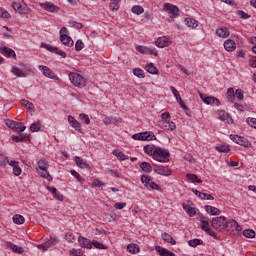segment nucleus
Masks as SVG:
<instances>
[{"label": "nucleus", "mask_w": 256, "mask_h": 256, "mask_svg": "<svg viewBox=\"0 0 256 256\" xmlns=\"http://www.w3.org/2000/svg\"><path fill=\"white\" fill-rule=\"evenodd\" d=\"M230 139H231V141L236 143V145H240L241 147H245L246 149H249L251 147V142H249V140L245 137L231 134Z\"/></svg>", "instance_id": "nucleus-8"}, {"label": "nucleus", "mask_w": 256, "mask_h": 256, "mask_svg": "<svg viewBox=\"0 0 256 256\" xmlns=\"http://www.w3.org/2000/svg\"><path fill=\"white\" fill-rule=\"evenodd\" d=\"M164 10L166 11V13H168V15H170L171 19L179 17V8L173 4H164Z\"/></svg>", "instance_id": "nucleus-9"}, {"label": "nucleus", "mask_w": 256, "mask_h": 256, "mask_svg": "<svg viewBox=\"0 0 256 256\" xmlns=\"http://www.w3.org/2000/svg\"><path fill=\"white\" fill-rule=\"evenodd\" d=\"M10 73H12L14 77H18V78L26 77L25 72H23V70H21V68L17 66H12Z\"/></svg>", "instance_id": "nucleus-27"}, {"label": "nucleus", "mask_w": 256, "mask_h": 256, "mask_svg": "<svg viewBox=\"0 0 256 256\" xmlns=\"http://www.w3.org/2000/svg\"><path fill=\"white\" fill-rule=\"evenodd\" d=\"M119 1L120 0H110L111 11H119Z\"/></svg>", "instance_id": "nucleus-49"}, {"label": "nucleus", "mask_w": 256, "mask_h": 256, "mask_svg": "<svg viewBox=\"0 0 256 256\" xmlns=\"http://www.w3.org/2000/svg\"><path fill=\"white\" fill-rule=\"evenodd\" d=\"M2 53L6 57H13V59H17V54H15V51L13 49H11V48L4 47L2 49Z\"/></svg>", "instance_id": "nucleus-34"}, {"label": "nucleus", "mask_w": 256, "mask_h": 256, "mask_svg": "<svg viewBox=\"0 0 256 256\" xmlns=\"http://www.w3.org/2000/svg\"><path fill=\"white\" fill-rule=\"evenodd\" d=\"M155 250L159 253L160 256H175V253L169 251L167 248L161 246H156Z\"/></svg>", "instance_id": "nucleus-26"}, {"label": "nucleus", "mask_w": 256, "mask_h": 256, "mask_svg": "<svg viewBox=\"0 0 256 256\" xmlns=\"http://www.w3.org/2000/svg\"><path fill=\"white\" fill-rule=\"evenodd\" d=\"M158 127L163 129L164 131H175V129H177V125H175V122L170 120L158 121Z\"/></svg>", "instance_id": "nucleus-13"}, {"label": "nucleus", "mask_w": 256, "mask_h": 256, "mask_svg": "<svg viewBox=\"0 0 256 256\" xmlns=\"http://www.w3.org/2000/svg\"><path fill=\"white\" fill-rule=\"evenodd\" d=\"M92 246L95 247V249H107L106 245H103L102 243L95 240L92 241Z\"/></svg>", "instance_id": "nucleus-56"}, {"label": "nucleus", "mask_w": 256, "mask_h": 256, "mask_svg": "<svg viewBox=\"0 0 256 256\" xmlns=\"http://www.w3.org/2000/svg\"><path fill=\"white\" fill-rule=\"evenodd\" d=\"M53 245H57V238L50 236L44 243L38 244L36 247L37 249H42V251H47L50 247H53Z\"/></svg>", "instance_id": "nucleus-10"}, {"label": "nucleus", "mask_w": 256, "mask_h": 256, "mask_svg": "<svg viewBox=\"0 0 256 256\" xmlns=\"http://www.w3.org/2000/svg\"><path fill=\"white\" fill-rule=\"evenodd\" d=\"M224 49L228 52L235 51V49H237V44L232 39H227L224 42Z\"/></svg>", "instance_id": "nucleus-24"}, {"label": "nucleus", "mask_w": 256, "mask_h": 256, "mask_svg": "<svg viewBox=\"0 0 256 256\" xmlns=\"http://www.w3.org/2000/svg\"><path fill=\"white\" fill-rule=\"evenodd\" d=\"M8 160H9V158H7L3 154H0V167H5V165H7Z\"/></svg>", "instance_id": "nucleus-63"}, {"label": "nucleus", "mask_w": 256, "mask_h": 256, "mask_svg": "<svg viewBox=\"0 0 256 256\" xmlns=\"http://www.w3.org/2000/svg\"><path fill=\"white\" fill-rule=\"evenodd\" d=\"M156 47H159L160 49H163L164 47H169L171 45V41L167 38V36L159 37L155 41Z\"/></svg>", "instance_id": "nucleus-20"}, {"label": "nucleus", "mask_w": 256, "mask_h": 256, "mask_svg": "<svg viewBox=\"0 0 256 256\" xmlns=\"http://www.w3.org/2000/svg\"><path fill=\"white\" fill-rule=\"evenodd\" d=\"M127 251L130 252L132 255H136V253H139L140 248L137 244H129L127 246Z\"/></svg>", "instance_id": "nucleus-39"}, {"label": "nucleus", "mask_w": 256, "mask_h": 256, "mask_svg": "<svg viewBox=\"0 0 256 256\" xmlns=\"http://www.w3.org/2000/svg\"><path fill=\"white\" fill-rule=\"evenodd\" d=\"M75 163H76L77 167H80V169H89V164H87L86 161L81 159V157L76 156Z\"/></svg>", "instance_id": "nucleus-32"}, {"label": "nucleus", "mask_w": 256, "mask_h": 256, "mask_svg": "<svg viewBox=\"0 0 256 256\" xmlns=\"http://www.w3.org/2000/svg\"><path fill=\"white\" fill-rule=\"evenodd\" d=\"M226 229H231V231H236L237 233H239V231H241L243 228L241 227V225H239L237 221H235L234 219H230L226 221Z\"/></svg>", "instance_id": "nucleus-19"}, {"label": "nucleus", "mask_w": 256, "mask_h": 256, "mask_svg": "<svg viewBox=\"0 0 256 256\" xmlns=\"http://www.w3.org/2000/svg\"><path fill=\"white\" fill-rule=\"evenodd\" d=\"M200 99L206 105H215L216 107H219V105H221V101H219V99H217L216 97H211V96L204 97L203 94H200Z\"/></svg>", "instance_id": "nucleus-15"}, {"label": "nucleus", "mask_w": 256, "mask_h": 256, "mask_svg": "<svg viewBox=\"0 0 256 256\" xmlns=\"http://www.w3.org/2000/svg\"><path fill=\"white\" fill-rule=\"evenodd\" d=\"M78 243L82 249H91L93 247L91 240L82 236L78 237Z\"/></svg>", "instance_id": "nucleus-22"}, {"label": "nucleus", "mask_w": 256, "mask_h": 256, "mask_svg": "<svg viewBox=\"0 0 256 256\" xmlns=\"http://www.w3.org/2000/svg\"><path fill=\"white\" fill-rule=\"evenodd\" d=\"M60 41L66 47H73V39L71 38V36H62L60 38Z\"/></svg>", "instance_id": "nucleus-35"}, {"label": "nucleus", "mask_w": 256, "mask_h": 256, "mask_svg": "<svg viewBox=\"0 0 256 256\" xmlns=\"http://www.w3.org/2000/svg\"><path fill=\"white\" fill-rule=\"evenodd\" d=\"M75 49L76 51H83V49H85V43H83L82 40H77L75 43Z\"/></svg>", "instance_id": "nucleus-51"}, {"label": "nucleus", "mask_w": 256, "mask_h": 256, "mask_svg": "<svg viewBox=\"0 0 256 256\" xmlns=\"http://www.w3.org/2000/svg\"><path fill=\"white\" fill-rule=\"evenodd\" d=\"M218 119L224 123H233V118L225 110L218 111Z\"/></svg>", "instance_id": "nucleus-21"}, {"label": "nucleus", "mask_w": 256, "mask_h": 256, "mask_svg": "<svg viewBox=\"0 0 256 256\" xmlns=\"http://www.w3.org/2000/svg\"><path fill=\"white\" fill-rule=\"evenodd\" d=\"M71 175H73L75 179H77L78 183H84L85 180L81 177V175L77 171L71 170Z\"/></svg>", "instance_id": "nucleus-54"}, {"label": "nucleus", "mask_w": 256, "mask_h": 256, "mask_svg": "<svg viewBox=\"0 0 256 256\" xmlns=\"http://www.w3.org/2000/svg\"><path fill=\"white\" fill-rule=\"evenodd\" d=\"M131 11L135 15H143V13H145V9H143L141 6H133Z\"/></svg>", "instance_id": "nucleus-48"}, {"label": "nucleus", "mask_w": 256, "mask_h": 256, "mask_svg": "<svg viewBox=\"0 0 256 256\" xmlns=\"http://www.w3.org/2000/svg\"><path fill=\"white\" fill-rule=\"evenodd\" d=\"M216 151H218L219 153H229V151H231V149L226 144H220V145L216 146Z\"/></svg>", "instance_id": "nucleus-41"}, {"label": "nucleus", "mask_w": 256, "mask_h": 256, "mask_svg": "<svg viewBox=\"0 0 256 256\" xmlns=\"http://www.w3.org/2000/svg\"><path fill=\"white\" fill-rule=\"evenodd\" d=\"M133 75H135V77H138V79L145 78V72L140 68H135L133 70Z\"/></svg>", "instance_id": "nucleus-46"}, {"label": "nucleus", "mask_w": 256, "mask_h": 256, "mask_svg": "<svg viewBox=\"0 0 256 256\" xmlns=\"http://www.w3.org/2000/svg\"><path fill=\"white\" fill-rule=\"evenodd\" d=\"M145 70L147 73H150V75H157V67L153 63H149L145 66Z\"/></svg>", "instance_id": "nucleus-38"}, {"label": "nucleus", "mask_w": 256, "mask_h": 256, "mask_svg": "<svg viewBox=\"0 0 256 256\" xmlns=\"http://www.w3.org/2000/svg\"><path fill=\"white\" fill-rule=\"evenodd\" d=\"M200 223H202L201 225L202 231L207 233V235H210V237H213V239H219V236H217V233L215 232V230L211 228V225L209 224V220H207V218L201 217Z\"/></svg>", "instance_id": "nucleus-6"}, {"label": "nucleus", "mask_w": 256, "mask_h": 256, "mask_svg": "<svg viewBox=\"0 0 256 256\" xmlns=\"http://www.w3.org/2000/svg\"><path fill=\"white\" fill-rule=\"evenodd\" d=\"M216 35L217 37H220L221 39H227L231 35V32H229L228 27H220L216 29Z\"/></svg>", "instance_id": "nucleus-23"}, {"label": "nucleus", "mask_w": 256, "mask_h": 256, "mask_svg": "<svg viewBox=\"0 0 256 256\" xmlns=\"http://www.w3.org/2000/svg\"><path fill=\"white\" fill-rule=\"evenodd\" d=\"M12 8L14 9V11H18L21 15H25V14L29 13V8H27V4L13 2Z\"/></svg>", "instance_id": "nucleus-16"}, {"label": "nucleus", "mask_w": 256, "mask_h": 256, "mask_svg": "<svg viewBox=\"0 0 256 256\" xmlns=\"http://www.w3.org/2000/svg\"><path fill=\"white\" fill-rule=\"evenodd\" d=\"M113 155L119 159V161H127V155H125L123 152L119 150H114Z\"/></svg>", "instance_id": "nucleus-43"}, {"label": "nucleus", "mask_w": 256, "mask_h": 256, "mask_svg": "<svg viewBox=\"0 0 256 256\" xmlns=\"http://www.w3.org/2000/svg\"><path fill=\"white\" fill-rule=\"evenodd\" d=\"M205 211L206 213H208V215H214V216L221 215V210H219L217 207L206 205Z\"/></svg>", "instance_id": "nucleus-28"}, {"label": "nucleus", "mask_w": 256, "mask_h": 256, "mask_svg": "<svg viewBox=\"0 0 256 256\" xmlns=\"http://www.w3.org/2000/svg\"><path fill=\"white\" fill-rule=\"evenodd\" d=\"M0 17H2V19H11V14H9L7 10L0 8Z\"/></svg>", "instance_id": "nucleus-55"}, {"label": "nucleus", "mask_w": 256, "mask_h": 256, "mask_svg": "<svg viewBox=\"0 0 256 256\" xmlns=\"http://www.w3.org/2000/svg\"><path fill=\"white\" fill-rule=\"evenodd\" d=\"M140 169L144 173H151V171H153V167L151 166V164L149 162H142L140 164Z\"/></svg>", "instance_id": "nucleus-36"}, {"label": "nucleus", "mask_w": 256, "mask_h": 256, "mask_svg": "<svg viewBox=\"0 0 256 256\" xmlns=\"http://www.w3.org/2000/svg\"><path fill=\"white\" fill-rule=\"evenodd\" d=\"M38 69H39V71H41V73L43 74L44 77H47L48 79H54V80L58 79L55 72H53L49 67L39 65Z\"/></svg>", "instance_id": "nucleus-12"}, {"label": "nucleus", "mask_w": 256, "mask_h": 256, "mask_svg": "<svg viewBox=\"0 0 256 256\" xmlns=\"http://www.w3.org/2000/svg\"><path fill=\"white\" fill-rule=\"evenodd\" d=\"M136 50L142 55H149V48L147 46H137Z\"/></svg>", "instance_id": "nucleus-50"}, {"label": "nucleus", "mask_w": 256, "mask_h": 256, "mask_svg": "<svg viewBox=\"0 0 256 256\" xmlns=\"http://www.w3.org/2000/svg\"><path fill=\"white\" fill-rule=\"evenodd\" d=\"M30 130L32 133H37V131H41V122H34L30 125Z\"/></svg>", "instance_id": "nucleus-45"}, {"label": "nucleus", "mask_w": 256, "mask_h": 256, "mask_svg": "<svg viewBox=\"0 0 256 256\" xmlns=\"http://www.w3.org/2000/svg\"><path fill=\"white\" fill-rule=\"evenodd\" d=\"M158 146H155L153 144L144 146V153H146V155H149V157H154L155 152L157 151Z\"/></svg>", "instance_id": "nucleus-25"}, {"label": "nucleus", "mask_w": 256, "mask_h": 256, "mask_svg": "<svg viewBox=\"0 0 256 256\" xmlns=\"http://www.w3.org/2000/svg\"><path fill=\"white\" fill-rule=\"evenodd\" d=\"M243 235L247 238V239H255V232L253 231V229H246L243 231Z\"/></svg>", "instance_id": "nucleus-47"}, {"label": "nucleus", "mask_w": 256, "mask_h": 256, "mask_svg": "<svg viewBox=\"0 0 256 256\" xmlns=\"http://www.w3.org/2000/svg\"><path fill=\"white\" fill-rule=\"evenodd\" d=\"M69 81H71L74 87H79L80 89H83V87L87 85V78L75 72H71L69 74Z\"/></svg>", "instance_id": "nucleus-3"}, {"label": "nucleus", "mask_w": 256, "mask_h": 256, "mask_svg": "<svg viewBox=\"0 0 256 256\" xmlns=\"http://www.w3.org/2000/svg\"><path fill=\"white\" fill-rule=\"evenodd\" d=\"M40 7H42V9H45V11H48L49 13H59V6L51 2L41 3Z\"/></svg>", "instance_id": "nucleus-18"}, {"label": "nucleus", "mask_w": 256, "mask_h": 256, "mask_svg": "<svg viewBox=\"0 0 256 256\" xmlns=\"http://www.w3.org/2000/svg\"><path fill=\"white\" fill-rule=\"evenodd\" d=\"M92 187L94 188H99V189H103V187H105V184H103V182H101L98 179L93 180L92 182Z\"/></svg>", "instance_id": "nucleus-53"}, {"label": "nucleus", "mask_w": 256, "mask_h": 256, "mask_svg": "<svg viewBox=\"0 0 256 256\" xmlns=\"http://www.w3.org/2000/svg\"><path fill=\"white\" fill-rule=\"evenodd\" d=\"M8 247H9V249L13 250L14 253H19V254L23 253V247H21V246H17L15 244L9 242Z\"/></svg>", "instance_id": "nucleus-42"}, {"label": "nucleus", "mask_w": 256, "mask_h": 256, "mask_svg": "<svg viewBox=\"0 0 256 256\" xmlns=\"http://www.w3.org/2000/svg\"><path fill=\"white\" fill-rule=\"evenodd\" d=\"M68 123L73 129H75V131H78V133H81V134L85 133V131L83 130V127H81V123H79V121H77L75 117L69 115Z\"/></svg>", "instance_id": "nucleus-14"}, {"label": "nucleus", "mask_w": 256, "mask_h": 256, "mask_svg": "<svg viewBox=\"0 0 256 256\" xmlns=\"http://www.w3.org/2000/svg\"><path fill=\"white\" fill-rule=\"evenodd\" d=\"M203 201H213L215 198L211 194L202 193L201 198Z\"/></svg>", "instance_id": "nucleus-62"}, {"label": "nucleus", "mask_w": 256, "mask_h": 256, "mask_svg": "<svg viewBox=\"0 0 256 256\" xmlns=\"http://www.w3.org/2000/svg\"><path fill=\"white\" fill-rule=\"evenodd\" d=\"M154 171L157 175H163L164 177H170L171 169H168L166 166L156 165L154 166Z\"/></svg>", "instance_id": "nucleus-17"}, {"label": "nucleus", "mask_w": 256, "mask_h": 256, "mask_svg": "<svg viewBox=\"0 0 256 256\" xmlns=\"http://www.w3.org/2000/svg\"><path fill=\"white\" fill-rule=\"evenodd\" d=\"M41 47L43 49H47V51H50V53H55V55H60V57H62V59H65V57H67V54L65 52H63V50H60L57 47H53L47 43H42Z\"/></svg>", "instance_id": "nucleus-11"}, {"label": "nucleus", "mask_w": 256, "mask_h": 256, "mask_svg": "<svg viewBox=\"0 0 256 256\" xmlns=\"http://www.w3.org/2000/svg\"><path fill=\"white\" fill-rule=\"evenodd\" d=\"M250 42L252 43L253 47H252V52L255 53L256 55V37H252L250 39Z\"/></svg>", "instance_id": "nucleus-64"}, {"label": "nucleus", "mask_w": 256, "mask_h": 256, "mask_svg": "<svg viewBox=\"0 0 256 256\" xmlns=\"http://www.w3.org/2000/svg\"><path fill=\"white\" fill-rule=\"evenodd\" d=\"M183 209H184V211H186V213H187V215H189V217H195V215H197V210L194 207L184 204Z\"/></svg>", "instance_id": "nucleus-33"}, {"label": "nucleus", "mask_w": 256, "mask_h": 256, "mask_svg": "<svg viewBox=\"0 0 256 256\" xmlns=\"http://www.w3.org/2000/svg\"><path fill=\"white\" fill-rule=\"evenodd\" d=\"M161 237L166 243H170V245H177V241H175V239H173V236H171L169 233L164 232L162 233Z\"/></svg>", "instance_id": "nucleus-29"}, {"label": "nucleus", "mask_w": 256, "mask_h": 256, "mask_svg": "<svg viewBox=\"0 0 256 256\" xmlns=\"http://www.w3.org/2000/svg\"><path fill=\"white\" fill-rule=\"evenodd\" d=\"M49 164L47 161L41 159L38 161V174L43 177V179H47V181H53V177H51V174H49Z\"/></svg>", "instance_id": "nucleus-4"}, {"label": "nucleus", "mask_w": 256, "mask_h": 256, "mask_svg": "<svg viewBox=\"0 0 256 256\" xmlns=\"http://www.w3.org/2000/svg\"><path fill=\"white\" fill-rule=\"evenodd\" d=\"M12 221L15 225H23V223H25V217H23V215L15 214Z\"/></svg>", "instance_id": "nucleus-37"}, {"label": "nucleus", "mask_w": 256, "mask_h": 256, "mask_svg": "<svg viewBox=\"0 0 256 256\" xmlns=\"http://www.w3.org/2000/svg\"><path fill=\"white\" fill-rule=\"evenodd\" d=\"M246 122H247V124H248L250 127H253L254 129H256V118L248 117V118L246 119Z\"/></svg>", "instance_id": "nucleus-61"}, {"label": "nucleus", "mask_w": 256, "mask_h": 256, "mask_svg": "<svg viewBox=\"0 0 256 256\" xmlns=\"http://www.w3.org/2000/svg\"><path fill=\"white\" fill-rule=\"evenodd\" d=\"M132 139H134V141H155V139H157V137L155 136V134L151 131H145V132H140V133H136L132 136Z\"/></svg>", "instance_id": "nucleus-5"}, {"label": "nucleus", "mask_w": 256, "mask_h": 256, "mask_svg": "<svg viewBox=\"0 0 256 256\" xmlns=\"http://www.w3.org/2000/svg\"><path fill=\"white\" fill-rule=\"evenodd\" d=\"M141 183L144 185V187L153 189L154 191H161V187L147 175H142Z\"/></svg>", "instance_id": "nucleus-7"}, {"label": "nucleus", "mask_w": 256, "mask_h": 256, "mask_svg": "<svg viewBox=\"0 0 256 256\" xmlns=\"http://www.w3.org/2000/svg\"><path fill=\"white\" fill-rule=\"evenodd\" d=\"M227 95H228L229 101H233L235 99V90L233 88H229L227 90Z\"/></svg>", "instance_id": "nucleus-59"}, {"label": "nucleus", "mask_w": 256, "mask_h": 256, "mask_svg": "<svg viewBox=\"0 0 256 256\" xmlns=\"http://www.w3.org/2000/svg\"><path fill=\"white\" fill-rule=\"evenodd\" d=\"M185 25H187L189 29H197V27H199V23L193 18H186Z\"/></svg>", "instance_id": "nucleus-30"}, {"label": "nucleus", "mask_w": 256, "mask_h": 256, "mask_svg": "<svg viewBox=\"0 0 256 256\" xmlns=\"http://www.w3.org/2000/svg\"><path fill=\"white\" fill-rule=\"evenodd\" d=\"M83 250L82 249H72L70 250V256H82Z\"/></svg>", "instance_id": "nucleus-58"}, {"label": "nucleus", "mask_w": 256, "mask_h": 256, "mask_svg": "<svg viewBox=\"0 0 256 256\" xmlns=\"http://www.w3.org/2000/svg\"><path fill=\"white\" fill-rule=\"evenodd\" d=\"M186 178H187L188 183H203V180H201L195 174L187 173Z\"/></svg>", "instance_id": "nucleus-31"}, {"label": "nucleus", "mask_w": 256, "mask_h": 256, "mask_svg": "<svg viewBox=\"0 0 256 256\" xmlns=\"http://www.w3.org/2000/svg\"><path fill=\"white\" fill-rule=\"evenodd\" d=\"M79 119L82 121V123H85V125H91V119L89 118V115L82 113L79 115Z\"/></svg>", "instance_id": "nucleus-44"}, {"label": "nucleus", "mask_w": 256, "mask_h": 256, "mask_svg": "<svg viewBox=\"0 0 256 256\" xmlns=\"http://www.w3.org/2000/svg\"><path fill=\"white\" fill-rule=\"evenodd\" d=\"M169 157H171L169 150L158 146L152 159H154V161H158V163H169Z\"/></svg>", "instance_id": "nucleus-1"}, {"label": "nucleus", "mask_w": 256, "mask_h": 256, "mask_svg": "<svg viewBox=\"0 0 256 256\" xmlns=\"http://www.w3.org/2000/svg\"><path fill=\"white\" fill-rule=\"evenodd\" d=\"M211 227L218 231V233H223V231L227 230V218L225 216L212 218Z\"/></svg>", "instance_id": "nucleus-2"}, {"label": "nucleus", "mask_w": 256, "mask_h": 256, "mask_svg": "<svg viewBox=\"0 0 256 256\" xmlns=\"http://www.w3.org/2000/svg\"><path fill=\"white\" fill-rule=\"evenodd\" d=\"M188 245L189 247H193V248L199 247V245H203V240L195 238V239L189 240Z\"/></svg>", "instance_id": "nucleus-40"}, {"label": "nucleus", "mask_w": 256, "mask_h": 256, "mask_svg": "<svg viewBox=\"0 0 256 256\" xmlns=\"http://www.w3.org/2000/svg\"><path fill=\"white\" fill-rule=\"evenodd\" d=\"M236 14L238 15V17H240V19H249L251 17V15H249L243 10H238Z\"/></svg>", "instance_id": "nucleus-52"}, {"label": "nucleus", "mask_w": 256, "mask_h": 256, "mask_svg": "<svg viewBox=\"0 0 256 256\" xmlns=\"http://www.w3.org/2000/svg\"><path fill=\"white\" fill-rule=\"evenodd\" d=\"M70 27H73L74 29H83V24L77 21H70Z\"/></svg>", "instance_id": "nucleus-57"}, {"label": "nucleus", "mask_w": 256, "mask_h": 256, "mask_svg": "<svg viewBox=\"0 0 256 256\" xmlns=\"http://www.w3.org/2000/svg\"><path fill=\"white\" fill-rule=\"evenodd\" d=\"M14 129H16V131H19V133H23V131H25L27 127H25L23 123L16 122V127H14Z\"/></svg>", "instance_id": "nucleus-60"}]
</instances>
